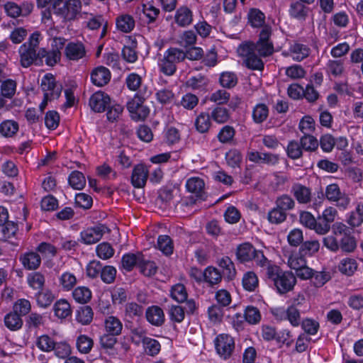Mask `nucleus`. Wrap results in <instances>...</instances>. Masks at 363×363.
Instances as JSON below:
<instances>
[{
    "label": "nucleus",
    "instance_id": "nucleus-7",
    "mask_svg": "<svg viewBox=\"0 0 363 363\" xmlns=\"http://www.w3.org/2000/svg\"><path fill=\"white\" fill-rule=\"evenodd\" d=\"M325 196L330 201L335 202L337 207L343 210L347 208L350 201L349 196L341 192L337 184H331L326 186Z\"/></svg>",
    "mask_w": 363,
    "mask_h": 363
},
{
    "label": "nucleus",
    "instance_id": "nucleus-51",
    "mask_svg": "<svg viewBox=\"0 0 363 363\" xmlns=\"http://www.w3.org/2000/svg\"><path fill=\"white\" fill-rule=\"evenodd\" d=\"M146 353L150 356L157 354L160 351V342L152 338L144 337L142 340Z\"/></svg>",
    "mask_w": 363,
    "mask_h": 363
},
{
    "label": "nucleus",
    "instance_id": "nucleus-36",
    "mask_svg": "<svg viewBox=\"0 0 363 363\" xmlns=\"http://www.w3.org/2000/svg\"><path fill=\"white\" fill-rule=\"evenodd\" d=\"M269 116V108L264 104H257L252 110V119L256 123H262Z\"/></svg>",
    "mask_w": 363,
    "mask_h": 363
},
{
    "label": "nucleus",
    "instance_id": "nucleus-64",
    "mask_svg": "<svg viewBox=\"0 0 363 363\" xmlns=\"http://www.w3.org/2000/svg\"><path fill=\"white\" fill-rule=\"evenodd\" d=\"M208 314L211 322H221L223 317V308L219 305H213L208 308Z\"/></svg>",
    "mask_w": 363,
    "mask_h": 363
},
{
    "label": "nucleus",
    "instance_id": "nucleus-11",
    "mask_svg": "<svg viewBox=\"0 0 363 363\" xmlns=\"http://www.w3.org/2000/svg\"><path fill=\"white\" fill-rule=\"evenodd\" d=\"M306 302V298L303 295H298L297 298L293 300L290 306L286 309L287 318L290 323L293 326H298L301 322L300 307Z\"/></svg>",
    "mask_w": 363,
    "mask_h": 363
},
{
    "label": "nucleus",
    "instance_id": "nucleus-13",
    "mask_svg": "<svg viewBox=\"0 0 363 363\" xmlns=\"http://www.w3.org/2000/svg\"><path fill=\"white\" fill-rule=\"evenodd\" d=\"M149 176L147 168L143 164L134 167L132 175L131 183L135 188H143L145 186Z\"/></svg>",
    "mask_w": 363,
    "mask_h": 363
},
{
    "label": "nucleus",
    "instance_id": "nucleus-60",
    "mask_svg": "<svg viewBox=\"0 0 363 363\" xmlns=\"http://www.w3.org/2000/svg\"><path fill=\"white\" fill-rule=\"evenodd\" d=\"M37 347L43 352H51L55 348V342L48 335H43L36 341Z\"/></svg>",
    "mask_w": 363,
    "mask_h": 363
},
{
    "label": "nucleus",
    "instance_id": "nucleus-58",
    "mask_svg": "<svg viewBox=\"0 0 363 363\" xmlns=\"http://www.w3.org/2000/svg\"><path fill=\"white\" fill-rule=\"evenodd\" d=\"M308 9L299 1L292 2L290 5L289 13L294 18L302 19L307 15Z\"/></svg>",
    "mask_w": 363,
    "mask_h": 363
},
{
    "label": "nucleus",
    "instance_id": "nucleus-5",
    "mask_svg": "<svg viewBox=\"0 0 363 363\" xmlns=\"http://www.w3.org/2000/svg\"><path fill=\"white\" fill-rule=\"evenodd\" d=\"M146 91L143 94L140 91L135 94L134 97L127 103V109L133 120L139 121H144L150 113V109L144 105L146 98Z\"/></svg>",
    "mask_w": 363,
    "mask_h": 363
},
{
    "label": "nucleus",
    "instance_id": "nucleus-52",
    "mask_svg": "<svg viewBox=\"0 0 363 363\" xmlns=\"http://www.w3.org/2000/svg\"><path fill=\"white\" fill-rule=\"evenodd\" d=\"M243 317L251 325L257 324L261 320V314L259 309L252 306L246 307Z\"/></svg>",
    "mask_w": 363,
    "mask_h": 363
},
{
    "label": "nucleus",
    "instance_id": "nucleus-55",
    "mask_svg": "<svg viewBox=\"0 0 363 363\" xmlns=\"http://www.w3.org/2000/svg\"><path fill=\"white\" fill-rule=\"evenodd\" d=\"M196 35L193 30H186L179 36L177 43L187 48L196 44Z\"/></svg>",
    "mask_w": 363,
    "mask_h": 363
},
{
    "label": "nucleus",
    "instance_id": "nucleus-40",
    "mask_svg": "<svg viewBox=\"0 0 363 363\" xmlns=\"http://www.w3.org/2000/svg\"><path fill=\"white\" fill-rule=\"evenodd\" d=\"M18 130V124L12 120H6L0 124V133L6 137L13 136Z\"/></svg>",
    "mask_w": 363,
    "mask_h": 363
},
{
    "label": "nucleus",
    "instance_id": "nucleus-33",
    "mask_svg": "<svg viewBox=\"0 0 363 363\" xmlns=\"http://www.w3.org/2000/svg\"><path fill=\"white\" fill-rule=\"evenodd\" d=\"M357 269V263L354 259L347 257L342 259L338 265L339 271L347 276H352Z\"/></svg>",
    "mask_w": 363,
    "mask_h": 363
},
{
    "label": "nucleus",
    "instance_id": "nucleus-18",
    "mask_svg": "<svg viewBox=\"0 0 363 363\" xmlns=\"http://www.w3.org/2000/svg\"><path fill=\"white\" fill-rule=\"evenodd\" d=\"M291 192L299 203L306 204L311 200V189L301 184H294L291 188Z\"/></svg>",
    "mask_w": 363,
    "mask_h": 363
},
{
    "label": "nucleus",
    "instance_id": "nucleus-54",
    "mask_svg": "<svg viewBox=\"0 0 363 363\" xmlns=\"http://www.w3.org/2000/svg\"><path fill=\"white\" fill-rule=\"evenodd\" d=\"M138 267L140 268V272L147 277L154 275L157 271L155 263L152 261L145 260L143 254Z\"/></svg>",
    "mask_w": 363,
    "mask_h": 363
},
{
    "label": "nucleus",
    "instance_id": "nucleus-44",
    "mask_svg": "<svg viewBox=\"0 0 363 363\" xmlns=\"http://www.w3.org/2000/svg\"><path fill=\"white\" fill-rule=\"evenodd\" d=\"M248 20L251 26L255 28L262 27L264 25L265 16L257 9H250L248 13Z\"/></svg>",
    "mask_w": 363,
    "mask_h": 363
},
{
    "label": "nucleus",
    "instance_id": "nucleus-2",
    "mask_svg": "<svg viewBox=\"0 0 363 363\" xmlns=\"http://www.w3.org/2000/svg\"><path fill=\"white\" fill-rule=\"evenodd\" d=\"M265 276L280 294L292 291L296 284V276L291 272L283 271L279 266L269 267L268 271L265 272Z\"/></svg>",
    "mask_w": 363,
    "mask_h": 363
},
{
    "label": "nucleus",
    "instance_id": "nucleus-37",
    "mask_svg": "<svg viewBox=\"0 0 363 363\" xmlns=\"http://www.w3.org/2000/svg\"><path fill=\"white\" fill-rule=\"evenodd\" d=\"M55 314L60 318H65L71 314L69 303L65 299L57 301L53 306Z\"/></svg>",
    "mask_w": 363,
    "mask_h": 363
},
{
    "label": "nucleus",
    "instance_id": "nucleus-62",
    "mask_svg": "<svg viewBox=\"0 0 363 363\" xmlns=\"http://www.w3.org/2000/svg\"><path fill=\"white\" fill-rule=\"evenodd\" d=\"M220 83L223 87L233 88L238 84V77L234 72H223L220 77Z\"/></svg>",
    "mask_w": 363,
    "mask_h": 363
},
{
    "label": "nucleus",
    "instance_id": "nucleus-8",
    "mask_svg": "<svg viewBox=\"0 0 363 363\" xmlns=\"http://www.w3.org/2000/svg\"><path fill=\"white\" fill-rule=\"evenodd\" d=\"M239 54L245 57L244 64L252 70H262L264 62L247 45H240L238 48Z\"/></svg>",
    "mask_w": 363,
    "mask_h": 363
},
{
    "label": "nucleus",
    "instance_id": "nucleus-46",
    "mask_svg": "<svg viewBox=\"0 0 363 363\" xmlns=\"http://www.w3.org/2000/svg\"><path fill=\"white\" fill-rule=\"evenodd\" d=\"M76 345L79 352L88 354L94 345V341L87 335H81L77 339Z\"/></svg>",
    "mask_w": 363,
    "mask_h": 363
},
{
    "label": "nucleus",
    "instance_id": "nucleus-20",
    "mask_svg": "<svg viewBox=\"0 0 363 363\" xmlns=\"http://www.w3.org/2000/svg\"><path fill=\"white\" fill-rule=\"evenodd\" d=\"M245 45H247L248 47L255 52H257L259 57H268L274 52V45L272 42H261L258 41L256 43H248Z\"/></svg>",
    "mask_w": 363,
    "mask_h": 363
},
{
    "label": "nucleus",
    "instance_id": "nucleus-39",
    "mask_svg": "<svg viewBox=\"0 0 363 363\" xmlns=\"http://www.w3.org/2000/svg\"><path fill=\"white\" fill-rule=\"evenodd\" d=\"M347 222L352 228L358 227L363 223L362 203L357 204L356 209L351 212Z\"/></svg>",
    "mask_w": 363,
    "mask_h": 363
},
{
    "label": "nucleus",
    "instance_id": "nucleus-24",
    "mask_svg": "<svg viewBox=\"0 0 363 363\" xmlns=\"http://www.w3.org/2000/svg\"><path fill=\"white\" fill-rule=\"evenodd\" d=\"M1 226L3 240L11 243L12 245H17L14 241L16 240V233L18 230L17 223L13 221H9Z\"/></svg>",
    "mask_w": 363,
    "mask_h": 363
},
{
    "label": "nucleus",
    "instance_id": "nucleus-22",
    "mask_svg": "<svg viewBox=\"0 0 363 363\" xmlns=\"http://www.w3.org/2000/svg\"><path fill=\"white\" fill-rule=\"evenodd\" d=\"M310 48L301 43H294L289 48V53L294 60L301 62L310 55Z\"/></svg>",
    "mask_w": 363,
    "mask_h": 363
},
{
    "label": "nucleus",
    "instance_id": "nucleus-14",
    "mask_svg": "<svg viewBox=\"0 0 363 363\" xmlns=\"http://www.w3.org/2000/svg\"><path fill=\"white\" fill-rule=\"evenodd\" d=\"M81 9L80 0H68L65 3L62 9H59L58 13L62 14L67 21H72L80 13Z\"/></svg>",
    "mask_w": 363,
    "mask_h": 363
},
{
    "label": "nucleus",
    "instance_id": "nucleus-57",
    "mask_svg": "<svg viewBox=\"0 0 363 363\" xmlns=\"http://www.w3.org/2000/svg\"><path fill=\"white\" fill-rule=\"evenodd\" d=\"M287 214L277 206L273 208L269 211L267 214V219L272 224H280L284 222L286 219Z\"/></svg>",
    "mask_w": 363,
    "mask_h": 363
},
{
    "label": "nucleus",
    "instance_id": "nucleus-4",
    "mask_svg": "<svg viewBox=\"0 0 363 363\" xmlns=\"http://www.w3.org/2000/svg\"><path fill=\"white\" fill-rule=\"evenodd\" d=\"M184 51L177 48H169L164 53L159 65L160 71L168 76L174 74L177 70V64L186 59Z\"/></svg>",
    "mask_w": 363,
    "mask_h": 363
},
{
    "label": "nucleus",
    "instance_id": "nucleus-43",
    "mask_svg": "<svg viewBox=\"0 0 363 363\" xmlns=\"http://www.w3.org/2000/svg\"><path fill=\"white\" fill-rule=\"evenodd\" d=\"M211 125V116L207 113H201L196 118L195 126L196 130L201 133L208 132Z\"/></svg>",
    "mask_w": 363,
    "mask_h": 363
},
{
    "label": "nucleus",
    "instance_id": "nucleus-3",
    "mask_svg": "<svg viewBox=\"0 0 363 363\" xmlns=\"http://www.w3.org/2000/svg\"><path fill=\"white\" fill-rule=\"evenodd\" d=\"M40 35L39 32L32 33L28 40L20 46L18 50L20 62L23 67H28L33 64L40 65L39 51L37 52Z\"/></svg>",
    "mask_w": 363,
    "mask_h": 363
},
{
    "label": "nucleus",
    "instance_id": "nucleus-10",
    "mask_svg": "<svg viewBox=\"0 0 363 363\" xmlns=\"http://www.w3.org/2000/svg\"><path fill=\"white\" fill-rule=\"evenodd\" d=\"M108 228L103 224H98L89 228L81 233V240L86 245H92L99 242Z\"/></svg>",
    "mask_w": 363,
    "mask_h": 363
},
{
    "label": "nucleus",
    "instance_id": "nucleus-31",
    "mask_svg": "<svg viewBox=\"0 0 363 363\" xmlns=\"http://www.w3.org/2000/svg\"><path fill=\"white\" fill-rule=\"evenodd\" d=\"M4 324L10 330L16 331L22 328L23 320L17 313L11 312L4 317Z\"/></svg>",
    "mask_w": 363,
    "mask_h": 363
},
{
    "label": "nucleus",
    "instance_id": "nucleus-41",
    "mask_svg": "<svg viewBox=\"0 0 363 363\" xmlns=\"http://www.w3.org/2000/svg\"><path fill=\"white\" fill-rule=\"evenodd\" d=\"M141 256L142 253L124 255L121 260L123 267L128 272L131 271L135 266H138Z\"/></svg>",
    "mask_w": 363,
    "mask_h": 363
},
{
    "label": "nucleus",
    "instance_id": "nucleus-45",
    "mask_svg": "<svg viewBox=\"0 0 363 363\" xmlns=\"http://www.w3.org/2000/svg\"><path fill=\"white\" fill-rule=\"evenodd\" d=\"M171 297L178 303H183L187 300L188 294L186 287L182 284L174 285L170 291Z\"/></svg>",
    "mask_w": 363,
    "mask_h": 363
},
{
    "label": "nucleus",
    "instance_id": "nucleus-12",
    "mask_svg": "<svg viewBox=\"0 0 363 363\" xmlns=\"http://www.w3.org/2000/svg\"><path fill=\"white\" fill-rule=\"evenodd\" d=\"M110 105L111 99L109 96L104 91H96L90 97L89 106L94 112H104Z\"/></svg>",
    "mask_w": 363,
    "mask_h": 363
},
{
    "label": "nucleus",
    "instance_id": "nucleus-19",
    "mask_svg": "<svg viewBox=\"0 0 363 363\" xmlns=\"http://www.w3.org/2000/svg\"><path fill=\"white\" fill-rule=\"evenodd\" d=\"M256 251L257 250L251 244L245 242L238 247L236 256L240 262H246L252 260Z\"/></svg>",
    "mask_w": 363,
    "mask_h": 363
},
{
    "label": "nucleus",
    "instance_id": "nucleus-53",
    "mask_svg": "<svg viewBox=\"0 0 363 363\" xmlns=\"http://www.w3.org/2000/svg\"><path fill=\"white\" fill-rule=\"evenodd\" d=\"M137 43L135 41L130 45H125L122 50V57L127 62L133 63L138 60V52L135 50Z\"/></svg>",
    "mask_w": 363,
    "mask_h": 363
},
{
    "label": "nucleus",
    "instance_id": "nucleus-26",
    "mask_svg": "<svg viewBox=\"0 0 363 363\" xmlns=\"http://www.w3.org/2000/svg\"><path fill=\"white\" fill-rule=\"evenodd\" d=\"M106 331L111 335H118L121 333L123 324L121 320L115 316H108L105 320Z\"/></svg>",
    "mask_w": 363,
    "mask_h": 363
},
{
    "label": "nucleus",
    "instance_id": "nucleus-47",
    "mask_svg": "<svg viewBox=\"0 0 363 363\" xmlns=\"http://www.w3.org/2000/svg\"><path fill=\"white\" fill-rule=\"evenodd\" d=\"M242 286L248 291H253L258 286V278L255 272H247L242 277Z\"/></svg>",
    "mask_w": 363,
    "mask_h": 363
},
{
    "label": "nucleus",
    "instance_id": "nucleus-30",
    "mask_svg": "<svg viewBox=\"0 0 363 363\" xmlns=\"http://www.w3.org/2000/svg\"><path fill=\"white\" fill-rule=\"evenodd\" d=\"M186 187L189 192L201 198L204 188V182L199 177H191L187 180Z\"/></svg>",
    "mask_w": 363,
    "mask_h": 363
},
{
    "label": "nucleus",
    "instance_id": "nucleus-50",
    "mask_svg": "<svg viewBox=\"0 0 363 363\" xmlns=\"http://www.w3.org/2000/svg\"><path fill=\"white\" fill-rule=\"evenodd\" d=\"M157 248L164 255H169L173 252V244L169 235H160L157 238Z\"/></svg>",
    "mask_w": 363,
    "mask_h": 363
},
{
    "label": "nucleus",
    "instance_id": "nucleus-9",
    "mask_svg": "<svg viewBox=\"0 0 363 363\" xmlns=\"http://www.w3.org/2000/svg\"><path fill=\"white\" fill-rule=\"evenodd\" d=\"M215 347L217 353L226 359L232 354L234 350V340L228 334H220L215 340Z\"/></svg>",
    "mask_w": 363,
    "mask_h": 363
},
{
    "label": "nucleus",
    "instance_id": "nucleus-35",
    "mask_svg": "<svg viewBox=\"0 0 363 363\" xmlns=\"http://www.w3.org/2000/svg\"><path fill=\"white\" fill-rule=\"evenodd\" d=\"M327 72L333 77L341 76L345 71L344 60H329L327 62Z\"/></svg>",
    "mask_w": 363,
    "mask_h": 363
},
{
    "label": "nucleus",
    "instance_id": "nucleus-21",
    "mask_svg": "<svg viewBox=\"0 0 363 363\" xmlns=\"http://www.w3.org/2000/svg\"><path fill=\"white\" fill-rule=\"evenodd\" d=\"M174 20L179 26H187L193 21L192 11L186 6H182L177 10Z\"/></svg>",
    "mask_w": 363,
    "mask_h": 363
},
{
    "label": "nucleus",
    "instance_id": "nucleus-32",
    "mask_svg": "<svg viewBox=\"0 0 363 363\" xmlns=\"http://www.w3.org/2000/svg\"><path fill=\"white\" fill-rule=\"evenodd\" d=\"M222 280V274L220 271L213 267H208L204 270V280L210 286L218 284Z\"/></svg>",
    "mask_w": 363,
    "mask_h": 363
},
{
    "label": "nucleus",
    "instance_id": "nucleus-42",
    "mask_svg": "<svg viewBox=\"0 0 363 363\" xmlns=\"http://www.w3.org/2000/svg\"><path fill=\"white\" fill-rule=\"evenodd\" d=\"M74 299L79 303H86L91 298L90 289L85 286H79L72 292Z\"/></svg>",
    "mask_w": 363,
    "mask_h": 363
},
{
    "label": "nucleus",
    "instance_id": "nucleus-34",
    "mask_svg": "<svg viewBox=\"0 0 363 363\" xmlns=\"http://www.w3.org/2000/svg\"><path fill=\"white\" fill-rule=\"evenodd\" d=\"M35 296L38 305L42 308L48 307L55 299L54 294L49 289H41Z\"/></svg>",
    "mask_w": 363,
    "mask_h": 363
},
{
    "label": "nucleus",
    "instance_id": "nucleus-29",
    "mask_svg": "<svg viewBox=\"0 0 363 363\" xmlns=\"http://www.w3.org/2000/svg\"><path fill=\"white\" fill-rule=\"evenodd\" d=\"M116 26L119 30L129 33L135 27V20L130 15H121L116 18Z\"/></svg>",
    "mask_w": 363,
    "mask_h": 363
},
{
    "label": "nucleus",
    "instance_id": "nucleus-59",
    "mask_svg": "<svg viewBox=\"0 0 363 363\" xmlns=\"http://www.w3.org/2000/svg\"><path fill=\"white\" fill-rule=\"evenodd\" d=\"M45 277L40 272H33L28 275V283L30 287L36 290L43 289L45 284Z\"/></svg>",
    "mask_w": 363,
    "mask_h": 363
},
{
    "label": "nucleus",
    "instance_id": "nucleus-48",
    "mask_svg": "<svg viewBox=\"0 0 363 363\" xmlns=\"http://www.w3.org/2000/svg\"><path fill=\"white\" fill-rule=\"evenodd\" d=\"M69 185L74 189H82L86 184L84 174L79 171H73L68 179Z\"/></svg>",
    "mask_w": 363,
    "mask_h": 363
},
{
    "label": "nucleus",
    "instance_id": "nucleus-6",
    "mask_svg": "<svg viewBox=\"0 0 363 363\" xmlns=\"http://www.w3.org/2000/svg\"><path fill=\"white\" fill-rule=\"evenodd\" d=\"M40 86L46 99H58L62 90V84L57 82L52 74H46L43 77Z\"/></svg>",
    "mask_w": 363,
    "mask_h": 363
},
{
    "label": "nucleus",
    "instance_id": "nucleus-49",
    "mask_svg": "<svg viewBox=\"0 0 363 363\" xmlns=\"http://www.w3.org/2000/svg\"><path fill=\"white\" fill-rule=\"evenodd\" d=\"M275 205L279 209L286 213L287 211L292 210L295 206V201L287 194H283L275 201Z\"/></svg>",
    "mask_w": 363,
    "mask_h": 363
},
{
    "label": "nucleus",
    "instance_id": "nucleus-15",
    "mask_svg": "<svg viewBox=\"0 0 363 363\" xmlns=\"http://www.w3.org/2000/svg\"><path fill=\"white\" fill-rule=\"evenodd\" d=\"M111 79V72L106 67L99 66L91 72V82L97 86H103L108 83Z\"/></svg>",
    "mask_w": 363,
    "mask_h": 363
},
{
    "label": "nucleus",
    "instance_id": "nucleus-63",
    "mask_svg": "<svg viewBox=\"0 0 363 363\" xmlns=\"http://www.w3.org/2000/svg\"><path fill=\"white\" fill-rule=\"evenodd\" d=\"M30 301L24 298L18 300L13 306V312L17 313L20 316L26 315L30 311Z\"/></svg>",
    "mask_w": 363,
    "mask_h": 363
},
{
    "label": "nucleus",
    "instance_id": "nucleus-17",
    "mask_svg": "<svg viewBox=\"0 0 363 363\" xmlns=\"http://www.w3.org/2000/svg\"><path fill=\"white\" fill-rule=\"evenodd\" d=\"M65 53L70 60H78L82 58L85 54V48L82 43H69L66 45Z\"/></svg>",
    "mask_w": 363,
    "mask_h": 363
},
{
    "label": "nucleus",
    "instance_id": "nucleus-16",
    "mask_svg": "<svg viewBox=\"0 0 363 363\" xmlns=\"http://www.w3.org/2000/svg\"><path fill=\"white\" fill-rule=\"evenodd\" d=\"M145 316L147 320L155 326H161L164 323V314L162 309L157 306L148 307Z\"/></svg>",
    "mask_w": 363,
    "mask_h": 363
},
{
    "label": "nucleus",
    "instance_id": "nucleus-27",
    "mask_svg": "<svg viewBox=\"0 0 363 363\" xmlns=\"http://www.w3.org/2000/svg\"><path fill=\"white\" fill-rule=\"evenodd\" d=\"M218 265L223 269V274L228 280H232L236 275V270L234 263L228 257L221 258L218 262Z\"/></svg>",
    "mask_w": 363,
    "mask_h": 363
},
{
    "label": "nucleus",
    "instance_id": "nucleus-23",
    "mask_svg": "<svg viewBox=\"0 0 363 363\" xmlns=\"http://www.w3.org/2000/svg\"><path fill=\"white\" fill-rule=\"evenodd\" d=\"M20 259L23 267L29 270L38 269L41 263V258L37 252H30L23 255Z\"/></svg>",
    "mask_w": 363,
    "mask_h": 363
},
{
    "label": "nucleus",
    "instance_id": "nucleus-28",
    "mask_svg": "<svg viewBox=\"0 0 363 363\" xmlns=\"http://www.w3.org/2000/svg\"><path fill=\"white\" fill-rule=\"evenodd\" d=\"M94 312L89 306H84L77 311L76 319L82 325H89L93 320Z\"/></svg>",
    "mask_w": 363,
    "mask_h": 363
},
{
    "label": "nucleus",
    "instance_id": "nucleus-25",
    "mask_svg": "<svg viewBox=\"0 0 363 363\" xmlns=\"http://www.w3.org/2000/svg\"><path fill=\"white\" fill-rule=\"evenodd\" d=\"M39 55L40 65L43 63V59L45 58V63L48 66H54L60 61L61 57V52L58 50H52L50 52H48L45 48L39 50Z\"/></svg>",
    "mask_w": 363,
    "mask_h": 363
},
{
    "label": "nucleus",
    "instance_id": "nucleus-38",
    "mask_svg": "<svg viewBox=\"0 0 363 363\" xmlns=\"http://www.w3.org/2000/svg\"><path fill=\"white\" fill-rule=\"evenodd\" d=\"M0 91L4 98L12 99L16 91V81L9 79L1 82Z\"/></svg>",
    "mask_w": 363,
    "mask_h": 363
},
{
    "label": "nucleus",
    "instance_id": "nucleus-56",
    "mask_svg": "<svg viewBox=\"0 0 363 363\" xmlns=\"http://www.w3.org/2000/svg\"><path fill=\"white\" fill-rule=\"evenodd\" d=\"M302 148L306 151H314L318 147V140L313 135L305 133L300 139Z\"/></svg>",
    "mask_w": 363,
    "mask_h": 363
},
{
    "label": "nucleus",
    "instance_id": "nucleus-61",
    "mask_svg": "<svg viewBox=\"0 0 363 363\" xmlns=\"http://www.w3.org/2000/svg\"><path fill=\"white\" fill-rule=\"evenodd\" d=\"M303 150L301 143L299 144L296 140H291L286 147L287 155L292 160L298 159L302 157Z\"/></svg>",
    "mask_w": 363,
    "mask_h": 363
},
{
    "label": "nucleus",
    "instance_id": "nucleus-1",
    "mask_svg": "<svg viewBox=\"0 0 363 363\" xmlns=\"http://www.w3.org/2000/svg\"><path fill=\"white\" fill-rule=\"evenodd\" d=\"M352 233V228L336 222L332 225L333 235L323 238V245L333 252L341 250L345 253H352L357 248V240Z\"/></svg>",
    "mask_w": 363,
    "mask_h": 363
}]
</instances>
